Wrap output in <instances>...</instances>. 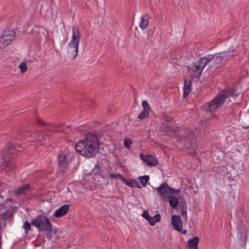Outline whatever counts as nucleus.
Returning <instances> with one entry per match:
<instances>
[{
    "label": "nucleus",
    "instance_id": "obj_1",
    "mask_svg": "<svg viewBox=\"0 0 249 249\" xmlns=\"http://www.w3.org/2000/svg\"><path fill=\"white\" fill-rule=\"evenodd\" d=\"M240 94V91L237 88L229 89L218 94L212 101L206 103L202 107V109L210 112L212 115L220 107L227 99L232 101Z\"/></svg>",
    "mask_w": 249,
    "mask_h": 249
},
{
    "label": "nucleus",
    "instance_id": "obj_2",
    "mask_svg": "<svg viewBox=\"0 0 249 249\" xmlns=\"http://www.w3.org/2000/svg\"><path fill=\"white\" fill-rule=\"evenodd\" d=\"M76 150L81 155L87 158L94 157L99 150V143L97 136L91 133L86 135L83 140L80 141L75 145Z\"/></svg>",
    "mask_w": 249,
    "mask_h": 249
},
{
    "label": "nucleus",
    "instance_id": "obj_3",
    "mask_svg": "<svg viewBox=\"0 0 249 249\" xmlns=\"http://www.w3.org/2000/svg\"><path fill=\"white\" fill-rule=\"evenodd\" d=\"M212 55L210 54L205 57L201 58L198 61L195 62L193 65H190L187 67L192 78H199V75L201 74L204 68L209 65L210 67V71H213L212 70L213 69Z\"/></svg>",
    "mask_w": 249,
    "mask_h": 249
},
{
    "label": "nucleus",
    "instance_id": "obj_4",
    "mask_svg": "<svg viewBox=\"0 0 249 249\" xmlns=\"http://www.w3.org/2000/svg\"><path fill=\"white\" fill-rule=\"evenodd\" d=\"M212 55L210 54L205 57L201 58L198 61L195 62L193 65H190L187 67L192 78H199V75L201 74L204 68L209 65L210 67V71H213L212 70L213 69Z\"/></svg>",
    "mask_w": 249,
    "mask_h": 249
},
{
    "label": "nucleus",
    "instance_id": "obj_5",
    "mask_svg": "<svg viewBox=\"0 0 249 249\" xmlns=\"http://www.w3.org/2000/svg\"><path fill=\"white\" fill-rule=\"evenodd\" d=\"M212 55L210 54L205 57L201 58L198 61L195 62L193 65H190L187 67L192 78H199V75L201 74L204 68L209 65L210 67V71H213L212 70L213 69Z\"/></svg>",
    "mask_w": 249,
    "mask_h": 249
},
{
    "label": "nucleus",
    "instance_id": "obj_6",
    "mask_svg": "<svg viewBox=\"0 0 249 249\" xmlns=\"http://www.w3.org/2000/svg\"><path fill=\"white\" fill-rule=\"evenodd\" d=\"M21 151V149L18 145L17 147L13 144L9 143L5 148L4 151L0 153V164H5L4 167L6 171H11L14 167V163L13 161L9 160V158H10L11 155H14L17 152Z\"/></svg>",
    "mask_w": 249,
    "mask_h": 249
},
{
    "label": "nucleus",
    "instance_id": "obj_7",
    "mask_svg": "<svg viewBox=\"0 0 249 249\" xmlns=\"http://www.w3.org/2000/svg\"><path fill=\"white\" fill-rule=\"evenodd\" d=\"M237 54V52L232 47L225 52H220L212 55L213 69L212 70H215L221 67L225 64L227 60L232 58Z\"/></svg>",
    "mask_w": 249,
    "mask_h": 249
},
{
    "label": "nucleus",
    "instance_id": "obj_8",
    "mask_svg": "<svg viewBox=\"0 0 249 249\" xmlns=\"http://www.w3.org/2000/svg\"><path fill=\"white\" fill-rule=\"evenodd\" d=\"M80 39V33L78 28L73 27L72 38L67 47L69 57L74 59L77 56Z\"/></svg>",
    "mask_w": 249,
    "mask_h": 249
},
{
    "label": "nucleus",
    "instance_id": "obj_9",
    "mask_svg": "<svg viewBox=\"0 0 249 249\" xmlns=\"http://www.w3.org/2000/svg\"><path fill=\"white\" fill-rule=\"evenodd\" d=\"M31 223L39 231H51L52 230L51 223L48 218L42 215H38L33 219Z\"/></svg>",
    "mask_w": 249,
    "mask_h": 249
},
{
    "label": "nucleus",
    "instance_id": "obj_10",
    "mask_svg": "<svg viewBox=\"0 0 249 249\" xmlns=\"http://www.w3.org/2000/svg\"><path fill=\"white\" fill-rule=\"evenodd\" d=\"M74 158L72 154L69 153H61L58 157V170L63 173L68 168V164Z\"/></svg>",
    "mask_w": 249,
    "mask_h": 249
},
{
    "label": "nucleus",
    "instance_id": "obj_11",
    "mask_svg": "<svg viewBox=\"0 0 249 249\" xmlns=\"http://www.w3.org/2000/svg\"><path fill=\"white\" fill-rule=\"evenodd\" d=\"M156 190L161 197L164 199H167L171 195L178 194L180 192V190H175L170 187L167 183L161 184Z\"/></svg>",
    "mask_w": 249,
    "mask_h": 249
},
{
    "label": "nucleus",
    "instance_id": "obj_12",
    "mask_svg": "<svg viewBox=\"0 0 249 249\" xmlns=\"http://www.w3.org/2000/svg\"><path fill=\"white\" fill-rule=\"evenodd\" d=\"M34 31L37 39L43 43L46 42L49 36L47 31L43 27L36 26Z\"/></svg>",
    "mask_w": 249,
    "mask_h": 249
},
{
    "label": "nucleus",
    "instance_id": "obj_13",
    "mask_svg": "<svg viewBox=\"0 0 249 249\" xmlns=\"http://www.w3.org/2000/svg\"><path fill=\"white\" fill-rule=\"evenodd\" d=\"M172 224L175 230L180 231L183 234L187 233L186 230L182 229L183 223L180 216L173 215L171 217Z\"/></svg>",
    "mask_w": 249,
    "mask_h": 249
},
{
    "label": "nucleus",
    "instance_id": "obj_14",
    "mask_svg": "<svg viewBox=\"0 0 249 249\" xmlns=\"http://www.w3.org/2000/svg\"><path fill=\"white\" fill-rule=\"evenodd\" d=\"M140 157L147 165L150 166H156L158 164V161L152 155H145L142 153H141Z\"/></svg>",
    "mask_w": 249,
    "mask_h": 249
},
{
    "label": "nucleus",
    "instance_id": "obj_15",
    "mask_svg": "<svg viewBox=\"0 0 249 249\" xmlns=\"http://www.w3.org/2000/svg\"><path fill=\"white\" fill-rule=\"evenodd\" d=\"M70 206L68 204H65L58 209L54 213L53 215L57 218L65 215L68 212Z\"/></svg>",
    "mask_w": 249,
    "mask_h": 249
},
{
    "label": "nucleus",
    "instance_id": "obj_16",
    "mask_svg": "<svg viewBox=\"0 0 249 249\" xmlns=\"http://www.w3.org/2000/svg\"><path fill=\"white\" fill-rule=\"evenodd\" d=\"M1 36L10 43L15 38V32L12 29H6Z\"/></svg>",
    "mask_w": 249,
    "mask_h": 249
},
{
    "label": "nucleus",
    "instance_id": "obj_17",
    "mask_svg": "<svg viewBox=\"0 0 249 249\" xmlns=\"http://www.w3.org/2000/svg\"><path fill=\"white\" fill-rule=\"evenodd\" d=\"M30 191V186L28 184L24 185L14 191V193L17 195H26Z\"/></svg>",
    "mask_w": 249,
    "mask_h": 249
},
{
    "label": "nucleus",
    "instance_id": "obj_18",
    "mask_svg": "<svg viewBox=\"0 0 249 249\" xmlns=\"http://www.w3.org/2000/svg\"><path fill=\"white\" fill-rule=\"evenodd\" d=\"M187 243L189 249H198L199 238L196 236L194 237L192 239L189 240Z\"/></svg>",
    "mask_w": 249,
    "mask_h": 249
},
{
    "label": "nucleus",
    "instance_id": "obj_19",
    "mask_svg": "<svg viewBox=\"0 0 249 249\" xmlns=\"http://www.w3.org/2000/svg\"><path fill=\"white\" fill-rule=\"evenodd\" d=\"M149 16L147 14L144 15L141 17L140 23V27L142 29H145L149 25Z\"/></svg>",
    "mask_w": 249,
    "mask_h": 249
},
{
    "label": "nucleus",
    "instance_id": "obj_20",
    "mask_svg": "<svg viewBox=\"0 0 249 249\" xmlns=\"http://www.w3.org/2000/svg\"><path fill=\"white\" fill-rule=\"evenodd\" d=\"M168 198H169L170 206L173 208H176L178 204V200L177 197L174 196L173 194H172Z\"/></svg>",
    "mask_w": 249,
    "mask_h": 249
},
{
    "label": "nucleus",
    "instance_id": "obj_21",
    "mask_svg": "<svg viewBox=\"0 0 249 249\" xmlns=\"http://www.w3.org/2000/svg\"><path fill=\"white\" fill-rule=\"evenodd\" d=\"M191 82V80H189V81L185 80V84H184V88H183V92H184L183 96L184 98L188 96L189 93L191 91V86H190Z\"/></svg>",
    "mask_w": 249,
    "mask_h": 249
},
{
    "label": "nucleus",
    "instance_id": "obj_22",
    "mask_svg": "<svg viewBox=\"0 0 249 249\" xmlns=\"http://www.w3.org/2000/svg\"><path fill=\"white\" fill-rule=\"evenodd\" d=\"M30 136L31 138L28 140L29 141L37 142H40L41 139L43 137L41 134L36 132L33 133L31 135H30Z\"/></svg>",
    "mask_w": 249,
    "mask_h": 249
},
{
    "label": "nucleus",
    "instance_id": "obj_23",
    "mask_svg": "<svg viewBox=\"0 0 249 249\" xmlns=\"http://www.w3.org/2000/svg\"><path fill=\"white\" fill-rule=\"evenodd\" d=\"M160 220V214H157L154 217H149L147 221L150 225H154L156 222H159Z\"/></svg>",
    "mask_w": 249,
    "mask_h": 249
},
{
    "label": "nucleus",
    "instance_id": "obj_24",
    "mask_svg": "<svg viewBox=\"0 0 249 249\" xmlns=\"http://www.w3.org/2000/svg\"><path fill=\"white\" fill-rule=\"evenodd\" d=\"M138 179L140 181L142 186L145 187L149 180V176L148 175L141 176L138 178Z\"/></svg>",
    "mask_w": 249,
    "mask_h": 249
},
{
    "label": "nucleus",
    "instance_id": "obj_25",
    "mask_svg": "<svg viewBox=\"0 0 249 249\" xmlns=\"http://www.w3.org/2000/svg\"><path fill=\"white\" fill-rule=\"evenodd\" d=\"M9 43L2 36H0V49L5 48Z\"/></svg>",
    "mask_w": 249,
    "mask_h": 249
},
{
    "label": "nucleus",
    "instance_id": "obj_26",
    "mask_svg": "<svg viewBox=\"0 0 249 249\" xmlns=\"http://www.w3.org/2000/svg\"><path fill=\"white\" fill-rule=\"evenodd\" d=\"M149 111L147 110H143L142 112H141L138 115V117L140 119H144L147 118L149 115Z\"/></svg>",
    "mask_w": 249,
    "mask_h": 249
},
{
    "label": "nucleus",
    "instance_id": "obj_27",
    "mask_svg": "<svg viewBox=\"0 0 249 249\" xmlns=\"http://www.w3.org/2000/svg\"><path fill=\"white\" fill-rule=\"evenodd\" d=\"M18 68L20 69V72L22 73L25 72L27 69L28 67L26 63L24 62H22L18 66Z\"/></svg>",
    "mask_w": 249,
    "mask_h": 249
},
{
    "label": "nucleus",
    "instance_id": "obj_28",
    "mask_svg": "<svg viewBox=\"0 0 249 249\" xmlns=\"http://www.w3.org/2000/svg\"><path fill=\"white\" fill-rule=\"evenodd\" d=\"M11 216V212L10 211H7L2 213L1 218L4 220H6L10 218Z\"/></svg>",
    "mask_w": 249,
    "mask_h": 249
},
{
    "label": "nucleus",
    "instance_id": "obj_29",
    "mask_svg": "<svg viewBox=\"0 0 249 249\" xmlns=\"http://www.w3.org/2000/svg\"><path fill=\"white\" fill-rule=\"evenodd\" d=\"M132 143V140L130 139L126 138L124 139V145L126 148H129Z\"/></svg>",
    "mask_w": 249,
    "mask_h": 249
},
{
    "label": "nucleus",
    "instance_id": "obj_30",
    "mask_svg": "<svg viewBox=\"0 0 249 249\" xmlns=\"http://www.w3.org/2000/svg\"><path fill=\"white\" fill-rule=\"evenodd\" d=\"M109 177L111 179L115 178V179H119V180H121L122 178H123V176L120 174H110L109 176Z\"/></svg>",
    "mask_w": 249,
    "mask_h": 249
},
{
    "label": "nucleus",
    "instance_id": "obj_31",
    "mask_svg": "<svg viewBox=\"0 0 249 249\" xmlns=\"http://www.w3.org/2000/svg\"><path fill=\"white\" fill-rule=\"evenodd\" d=\"M23 228L25 230L26 232H27L31 230V224L28 221H26L23 223Z\"/></svg>",
    "mask_w": 249,
    "mask_h": 249
},
{
    "label": "nucleus",
    "instance_id": "obj_32",
    "mask_svg": "<svg viewBox=\"0 0 249 249\" xmlns=\"http://www.w3.org/2000/svg\"><path fill=\"white\" fill-rule=\"evenodd\" d=\"M142 106L143 107V110H147L149 111L150 107L148 102L146 101H143L142 102Z\"/></svg>",
    "mask_w": 249,
    "mask_h": 249
},
{
    "label": "nucleus",
    "instance_id": "obj_33",
    "mask_svg": "<svg viewBox=\"0 0 249 249\" xmlns=\"http://www.w3.org/2000/svg\"><path fill=\"white\" fill-rule=\"evenodd\" d=\"M121 181L124 183L125 185H126L127 186H128L129 187H132L131 186V183L128 181L127 180H126L123 177V178H122V179H121Z\"/></svg>",
    "mask_w": 249,
    "mask_h": 249
},
{
    "label": "nucleus",
    "instance_id": "obj_34",
    "mask_svg": "<svg viewBox=\"0 0 249 249\" xmlns=\"http://www.w3.org/2000/svg\"><path fill=\"white\" fill-rule=\"evenodd\" d=\"M143 217L146 219L147 220L149 218L150 216L149 215V213L146 210H144L142 214Z\"/></svg>",
    "mask_w": 249,
    "mask_h": 249
},
{
    "label": "nucleus",
    "instance_id": "obj_35",
    "mask_svg": "<svg viewBox=\"0 0 249 249\" xmlns=\"http://www.w3.org/2000/svg\"><path fill=\"white\" fill-rule=\"evenodd\" d=\"M167 128H168L169 130H170V132H171V133L168 134L169 135H171L172 134H176V131L175 130L174 128L169 126H167Z\"/></svg>",
    "mask_w": 249,
    "mask_h": 249
},
{
    "label": "nucleus",
    "instance_id": "obj_36",
    "mask_svg": "<svg viewBox=\"0 0 249 249\" xmlns=\"http://www.w3.org/2000/svg\"><path fill=\"white\" fill-rule=\"evenodd\" d=\"M180 214L182 217H184L186 219H187V212L185 210H182L180 212Z\"/></svg>",
    "mask_w": 249,
    "mask_h": 249
},
{
    "label": "nucleus",
    "instance_id": "obj_37",
    "mask_svg": "<svg viewBox=\"0 0 249 249\" xmlns=\"http://www.w3.org/2000/svg\"><path fill=\"white\" fill-rule=\"evenodd\" d=\"M36 123L38 125H43L46 124L44 122H43L41 120L39 119L37 120Z\"/></svg>",
    "mask_w": 249,
    "mask_h": 249
},
{
    "label": "nucleus",
    "instance_id": "obj_38",
    "mask_svg": "<svg viewBox=\"0 0 249 249\" xmlns=\"http://www.w3.org/2000/svg\"><path fill=\"white\" fill-rule=\"evenodd\" d=\"M185 134L186 136L183 137L184 139H187L188 141H189L190 140V139H191V138H190L191 137V135L190 136L189 135H187L186 134Z\"/></svg>",
    "mask_w": 249,
    "mask_h": 249
},
{
    "label": "nucleus",
    "instance_id": "obj_39",
    "mask_svg": "<svg viewBox=\"0 0 249 249\" xmlns=\"http://www.w3.org/2000/svg\"><path fill=\"white\" fill-rule=\"evenodd\" d=\"M29 134L28 133V134H26L24 136H25V137H29Z\"/></svg>",
    "mask_w": 249,
    "mask_h": 249
},
{
    "label": "nucleus",
    "instance_id": "obj_40",
    "mask_svg": "<svg viewBox=\"0 0 249 249\" xmlns=\"http://www.w3.org/2000/svg\"><path fill=\"white\" fill-rule=\"evenodd\" d=\"M137 187L139 188H141V187L140 186H139V185H137Z\"/></svg>",
    "mask_w": 249,
    "mask_h": 249
}]
</instances>
